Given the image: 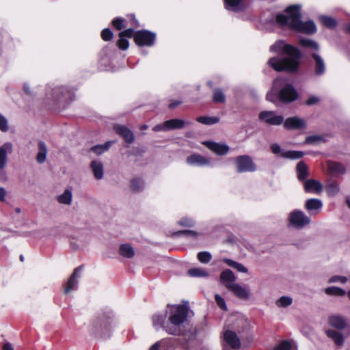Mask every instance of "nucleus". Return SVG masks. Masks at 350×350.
<instances>
[{
    "instance_id": "1",
    "label": "nucleus",
    "mask_w": 350,
    "mask_h": 350,
    "mask_svg": "<svg viewBox=\"0 0 350 350\" xmlns=\"http://www.w3.org/2000/svg\"><path fill=\"white\" fill-rule=\"evenodd\" d=\"M271 51L286 55V57H273L269 59V65L276 71L295 72L299 65L301 53L297 48L282 40L275 42L270 48Z\"/></svg>"
},
{
    "instance_id": "2",
    "label": "nucleus",
    "mask_w": 350,
    "mask_h": 350,
    "mask_svg": "<svg viewBox=\"0 0 350 350\" xmlns=\"http://www.w3.org/2000/svg\"><path fill=\"white\" fill-rule=\"evenodd\" d=\"M301 5H294L286 8L284 14H278L277 23L282 27L291 29L295 31L306 34H312L317 31L312 21L302 22L300 14Z\"/></svg>"
},
{
    "instance_id": "3",
    "label": "nucleus",
    "mask_w": 350,
    "mask_h": 350,
    "mask_svg": "<svg viewBox=\"0 0 350 350\" xmlns=\"http://www.w3.org/2000/svg\"><path fill=\"white\" fill-rule=\"evenodd\" d=\"M188 314L187 308L177 305L170 308L169 322L166 323L164 329L170 334L179 335L181 325L186 321Z\"/></svg>"
},
{
    "instance_id": "4",
    "label": "nucleus",
    "mask_w": 350,
    "mask_h": 350,
    "mask_svg": "<svg viewBox=\"0 0 350 350\" xmlns=\"http://www.w3.org/2000/svg\"><path fill=\"white\" fill-rule=\"evenodd\" d=\"M299 44L305 48L308 53H310L314 60V72L317 75H323L326 69L323 58L319 54V46L312 40L300 38Z\"/></svg>"
},
{
    "instance_id": "5",
    "label": "nucleus",
    "mask_w": 350,
    "mask_h": 350,
    "mask_svg": "<svg viewBox=\"0 0 350 350\" xmlns=\"http://www.w3.org/2000/svg\"><path fill=\"white\" fill-rule=\"evenodd\" d=\"M282 87L278 93L280 100L284 103H291L297 98V93L292 85L286 83V80L282 78L276 79L273 82V88L278 89Z\"/></svg>"
},
{
    "instance_id": "6",
    "label": "nucleus",
    "mask_w": 350,
    "mask_h": 350,
    "mask_svg": "<svg viewBox=\"0 0 350 350\" xmlns=\"http://www.w3.org/2000/svg\"><path fill=\"white\" fill-rule=\"evenodd\" d=\"M13 152V145L11 142H5L0 146V180L5 181L8 179L6 167L8 165V154Z\"/></svg>"
},
{
    "instance_id": "7",
    "label": "nucleus",
    "mask_w": 350,
    "mask_h": 350,
    "mask_svg": "<svg viewBox=\"0 0 350 350\" xmlns=\"http://www.w3.org/2000/svg\"><path fill=\"white\" fill-rule=\"evenodd\" d=\"M289 225L295 228H302L310 223V218L303 211L295 209L288 214Z\"/></svg>"
},
{
    "instance_id": "8",
    "label": "nucleus",
    "mask_w": 350,
    "mask_h": 350,
    "mask_svg": "<svg viewBox=\"0 0 350 350\" xmlns=\"http://www.w3.org/2000/svg\"><path fill=\"white\" fill-rule=\"evenodd\" d=\"M226 345L224 350H237L241 347V340L234 331L226 329L223 334Z\"/></svg>"
},
{
    "instance_id": "9",
    "label": "nucleus",
    "mask_w": 350,
    "mask_h": 350,
    "mask_svg": "<svg viewBox=\"0 0 350 350\" xmlns=\"http://www.w3.org/2000/svg\"><path fill=\"white\" fill-rule=\"evenodd\" d=\"M235 164L237 172L242 173L246 172H254L256 170V165L252 158L248 155L237 157L235 159Z\"/></svg>"
},
{
    "instance_id": "10",
    "label": "nucleus",
    "mask_w": 350,
    "mask_h": 350,
    "mask_svg": "<svg viewBox=\"0 0 350 350\" xmlns=\"http://www.w3.org/2000/svg\"><path fill=\"white\" fill-rule=\"evenodd\" d=\"M135 43L139 46L153 45L155 40V34L146 30L138 31L134 35Z\"/></svg>"
},
{
    "instance_id": "11",
    "label": "nucleus",
    "mask_w": 350,
    "mask_h": 350,
    "mask_svg": "<svg viewBox=\"0 0 350 350\" xmlns=\"http://www.w3.org/2000/svg\"><path fill=\"white\" fill-rule=\"evenodd\" d=\"M185 122L180 119H172L157 124L153 127L154 131H167L172 129H181L184 126Z\"/></svg>"
},
{
    "instance_id": "12",
    "label": "nucleus",
    "mask_w": 350,
    "mask_h": 350,
    "mask_svg": "<svg viewBox=\"0 0 350 350\" xmlns=\"http://www.w3.org/2000/svg\"><path fill=\"white\" fill-rule=\"evenodd\" d=\"M259 118L270 125H280L284 122L282 116L277 115L275 111H265L259 114Z\"/></svg>"
},
{
    "instance_id": "13",
    "label": "nucleus",
    "mask_w": 350,
    "mask_h": 350,
    "mask_svg": "<svg viewBox=\"0 0 350 350\" xmlns=\"http://www.w3.org/2000/svg\"><path fill=\"white\" fill-rule=\"evenodd\" d=\"M271 150L273 153L277 154L280 153L281 157L290 159H297L303 157L304 152L297 150L282 151L280 146L278 144H273L271 146Z\"/></svg>"
},
{
    "instance_id": "14",
    "label": "nucleus",
    "mask_w": 350,
    "mask_h": 350,
    "mask_svg": "<svg viewBox=\"0 0 350 350\" xmlns=\"http://www.w3.org/2000/svg\"><path fill=\"white\" fill-rule=\"evenodd\" d=\"M283 123L284 127L288 130L305 129L306 128V121L297 116L288 118Z\"/></svg>"
},
{
    "instance_id": "15",
    "label": "nucleus",
    "mask_w": 350,
    "mask_h": 350,
    "mask_svg": "<svg viewBox=\"0 0 350 350\" xmlns=\"http://www.w3.org/2000/svg\"><path fill=\"white\" fill-rule=\"evenodd\" d=\"M81 267H78L75 269L73 273L70 275L66 283L64 293L68 294L70 291L76 289L79 279L81 277Z\"/></svg>"
},
{
    "instance_id": "16",
    "label": "nucleus",
    "mask_w": 350,
    "mask_h": 350,
    "mask_svg": "<svg viewBox=\"0 0 350 350\" xmlns=\"http://www.w3.org/2000/svg\"><path fill=\"white\" fill-rule=\"evenodd\" d=\"M328 323L338 330H343L347 327V319L340 314H332L328 318Z\"/></svg>"
},
{
    "instance_id": "17",
    "label": "nucleus",
    "mask_w": 350,
    "mask_h": 350,
    "mask_svg": "<svg viewBox=\"0 0 350 350\" xmlns=\"http://www.w3.org/2000/svg\"><path fill=\"white\" fill-rule=\"evenodd\" d=\"M187 163L192 166L203 167L210 165V159L199 154H192L187 157Z\"/></svg>"
},
{
    "instance_id": "18",
    "label": "nucleus",
    "mask_w": 350,
    "mask_h": 350,
    "mask_svg": "<svg viewBox=\"0 0 350 350\" xmlns=\"http://www.w3.org/2000/svg\"><path fill=\"white\" fill-rule=\"evenodd\" d=\"M203 144L217 154L224 155L229 151V147L225 144L215 143L213 142H204Z\"/></svg>"
},
{
    "instance_id": "19",
    "label": "nucleus",
    "mask_w": 350,
    "mask_h": 350,
    "mask_svg": "<svg viewBox=\"0 0 350 350\" xmlns=\"http://www.w3.org/2000/svg\"><path fill=\"white\" fill-rule=\"evenodd\" d=\"M220 280L225 286L230 290L231 287L236 284V277L230 269L224 270L220 275Z\"/></svg>"
},
{
    "instance_id": "20",
    "label": "nucleus",
    "mask_w": 350,
    "mask_h": 350,
    "mask_svg": "<svg viewBox=\"0 0 350 350\" xmlns=\"http://www.w3.org/2000/svg\"><path fill=\"white\" fill-rule=\"evenodd\" d=\"M230 291L239 299L248 300L250 298V290L239 284L236 283Z\"/></svg>"
},
{
    "instance_id": "21",
    "label": "nucleus",
    "mask_w": 350,
    "mask_h": 350,
    "mask_svg": "<svg viewBox=\"0 0 350 350\" xmlns=\"http://www.w3.org/2000/svg\"><path fill=\"white\" fill-rule=\"evenodd\" d=\"M321 200L317 198H311L306 202L305 208L311 215L317 214L322 208Z\"/></svg>"
},
{
    "instance_id": "22",
    "label": "nucleus",
    "mask_w": 350,
    "mask_h": 350,
    "mask_svg": "<svg viewBox=\"0 0 350 350\" xmlns=\"http://www.w3.org/2000/svg\"><path fill=\"white\" fill-rule=\"evenodd\" d=\"M304 189L308 193H319L321 192L323 186L321 183L316 180L310 179L304 182Z\"/></svg>"
},
{
    "instance_id": "23",
    "label": "nucleus",
    "mask_w": 350,
    "mask_h": 350,
    "mask_svg": "<svg viewBox=\"0 0 350 350\" xmlns=\"http://www.w3.org/2000/svg\"><path fill=\"white\" fill-rule=\"evenodd\" d=\"M116 133L121 135L127 143H131L134 140L133 133L127 127L122 125H116L114 127Z\"/></svg>"
},
{
    "instance_id": "24",
    "label": "nucleus",
    "mask_w": 350,
    "mask_h": 350,
    "mask_svg": "<svg viewBox=\"0 0 350 350\" xmlns=\"http://www.w3.org/2000/svg\"><path fill=\"white\" fill-rule=\"evenodd\" d=\"M225 8L230 11L239 12L245 8L243 0H224Z\"/></svg>"
},
{
    "instance_id": "25",
    "label": "nucleus",
    "mask_w": 350,
    "mask_h": 350,
    "mask_svg": "<svg viewBox=\"0 0 350 350\" xmlns=\"http://www.w3.org/2000/svg\"><path fill=\"white\" fill-rule=\"evenodd\" d=\"M325 333L327 337L331 338L336 345L338 346H341L343 345L345 338L343 336V334L340 332L329 329L326 330Z\"/></svg>"
},
{
    "instance_id": "26",
    "label": "nucleus",
    "mask_w": 350,
    "mask_h": 350,
    "mask_svg": "<svg viewBox=\"0 0 350 350\" xmlns=\"http://www.w3.org/2000/svg\"><path fill=\"white\" fill-rule=\"evenodd\" d=\"M47 148L44 142L38 143V153L36 156V161L38 163H43L46 158Z\"/></svg>"
},
{
    "instance_id": "27",
    "label": "nucleus",
    "mask_w": 350,
    "mask_h": 350,
    "mask_svg": "<svg viewBox=\"0 0 350 350\" xmlns=\"http://www.w3.org/2000/svg\"><path fill=\"white\" fill-rule=\"evenodd\" d=\"M91 167L94 173V177L98 180L102 179L103 177V164L99 161H94L92 162Z\"/></svg>"
},
{
    "instance_id": "28",
    "label": "nucleus",
    "mask_w": 350,
    "mask_h": 350,
    "mask_svg": "<svg viewBox=\"0 0 350 350\" xmlns=\"http://www.w3.org/2000/svg\"><path fill=\"white\" fill-rule=\"evenodd\" d=\"M72 200V194L70 189H66L64 192L57 197V201L60 204L70 205Z\"/></svg>"
},
{
    "instance_id": "29",
    "label": "nucleus",
    "mask_w": 350,
    "mask_h": 350,
    "mask_svg": "<svg viewBox=\"0 0 350 350\" xmlns=\"http://www.w3.org/2000/svg\"><path fill=\"white\" fill-rule=\"evenodd\" d=\"M171 345L170 338H165L157 342L150 347L149 350H167Z\"/></svg>"
},
{
    "instance_id": "30",
    "label": "nucleus",
    "mask_w": 350,
    "mask_h": 350,
    "mask_svg": "<svg viewBox=\"0 0 350 350\" xmlns=\"http://www.w3.org/2000/svg\"><path fill=\"white\" fill-rule=\"evenodd\" d=\"M249 326V322L247 319L244 318L243 317H240L237 318L236 322L234 324L233 327L238 332H241L245 329H247Z\"/></svg>"
},
{
    "instance_id": "31",
    "label": "nucleus",
    "mask_w": 350,
    "mask_h": 350,
    "mask_svg": "<svg viewBox=\"0 0 350 350\" xmlns=\"http://www.w3.org/2000/svg\"><path fill=\"white\" fill-rule=\"evenodd\" d=\"M328 167L329 171L335 175L341 174L345 172L343 165L338 162H329Z\"/></svg>"
},
{
    "instance_id": "32",
    "label": "nucleus",
    "mask_w": 350,
    "mask_h": 350,
    "mask_svg": "<svg viewBox=\"0 0 350 350\" xmlns=\"http://www.w3.org/2000/svg\"><path fill=\"white\" fill-rule=\"evenodd\" d=\"M165 314H155L152 317V325L156 329L163 328L166 325L165 323Z\"/></svg>"
},
{
    "instance_id": "33",
    "label": "nucleus",
    "mask_w": 350,
    "mask_h": 350,
    "mask_svg": "<svg viewBox=\"0 0 350 350\" xmlns=\"http://www.w3.org/2000/svg\"><path fill=\"white\" fill-rule=\"evenodd\" d=\"M223 261L225 262L229 267L235 269L239 272L247 273L248 271V269L243 265L236 261H234L231 259L224 258Z\"/></svg>"
},
{
    "instance_id": "34",
    "label": "nucleus",
    "mask_w": 350,
    "mask_h": 350,
    "mask_svg": "<svg viewBox=\"0 0 350 350\" xmlns=\"http://www.w3.org/2000/svg\"><path fill=\"white\" fill-rule=\"evenodd\" d=\"M120 254L125 258H132L134 254V250L129 244H122L120 246Z\"/></svg>"
},
{
    "instance_id": "35",
    "label": "nucleus",
    "mask_w": 350,
    "mask_h": 350,
    "mask_svg": "<svg viewBox=\"0 0 350 350\" xmlns=\"http://www.w3.org/2000/svg\"><path fill=\"white\" fill-rule=\"evenodd\" d=\"M325 294L328 295H334V296H343L346 294V291L336 286H330L327 287L324 290Z\"/></svg>"
},
{
    "instance_id": "36",
    "label": "nucleus",
    "mask_w": 350,
    "mask_h": 350,
    "mask_svg": "<svg viewBox=\"0 0 350 350\" xmlns=\"http://www.w3.org/2000/svg\"><path fill=\"white\" fill-rule=\"evenodd\" d=\"M297 172L299 180H304L308 176V168L303 161L298 163L297 165Z\"/></svg>"
},
{
    "instance_id": "37",
    "label": "nucleus",
    "mask_w": 350,
    "mask_h": 350,
    "mask_svg": "<svg viewBox=\"0 0 350 350\" xmlns=\"http://www.w3.org/2000/svg\"><path fill=\"white\" fill-rule=\"evenodd\" d=\"M293 303V299L289 296H282L275 301V305L278 308H286Z\"/></svg>"
},
{
    "instance_id": "38",
    "label": "nucleus",
    "mask_w": 350,
    "mask_h": 350,
    "mask_svg": "<svg viewBox=\"0 0 350 350\" xmlns=\"http://www.w3.org/2000/svg\"><path fill=\"white\" fill-rule=\"evenodd\" d=\"M197 121L206 125H212L219 122V118L217 117L200 116L197 118Z\"/></svg>"
},
{
    "instance_id": "39",
    "label": "nucleus",
    "mask_w": 350,
    "mask_h": 350,
    "mask_svg": "<svg viewBox=\"0 0 350 350\" xmlns=\"http://www.w3.org/2000/svg\"><path fill=\"white\" fill-rule=\"evenodd\" d=\"M112 142H107L104 145H96L91 148V150L96 154H101L106 150H107L111 146Z\"/></svg>"
},
{
    "instance_id": "40",
    "label": "nucleus",
    "mask_w": 350,
    "mask_h": 350,
    "mask_svg": "<svg viewBox=\"0 0 350 350\" xmlns=\"http://www.w3.org/2000/svg\"><path fill=\"white\" fill-rule=\"evenodd\" d=\"M326 190L329 196H334L339 192L340 187L338 183L332 182L327 185Z\"/></svg>"
},
{
    "instance_id": "41",
    "label": "nucleus",
    "mask_w": 350,
    "mask_h": 350,
    "mask_svg": "<svg viewBox=\"0 0 350 350\" xmlns=\"http://www.w3.org/2000/svg\"><path fill=\"white\" fill-rule=\"evenodd\" d=\"M188 273L191 277H206L208 272L202 268H193L189 270Z\"/></svg>"
},
{
    "instance_id": "42",
    "label": "nucleus",
    "mask_w": 350,
    "mask_h": 350,
    "mask_svg": "<svg viewBox=\"0 0 350 350\" xmlns=\"http://www.w3.org/2000/svg\"><path fill=\"white\" fill-rule=\"evenodd\" d=\"M213 100L215 103H223L226 100V96L221 90L216 89L213 92Z\"/></svg>"
},
{
    "instance_id": "43",
    "label": "nucleus",
    "mask_w": 350,
    "mask_h": 350,
    "mask_svg": "<svg viewBox=\"0 0 350 350\" xmlns=\"http://www.w3.org/2000/svg\"><path fill=\"white\" fill-rule=\"evenodd\" d=\"M321 23L327 27L333 28L336 26V21L332 17L321 16L320 17Z\"/></svg>"
},
{
    "instance_id": "44",
    "label": "nucleus",
    "mask_w": 350,
    "mask_h": 350,
    "mask_svg": "<svg viewBox=\"0 0 350 350\" xmlns=\"http://www.w3.org/2000/svg\"><path fill=\"white\" fill-rule=\"evenodd\" d=\"M323 142V138L320 135H310L306 138V144H318Z\"/></svg>"
},
{
    "instance_id": "45",
    "label": "nucleus",
    "mask_w": 350,
    "mask_h": 350,
    "mask_svg": "<svg viewBox=\"0 0 350 350\" xmlns=\"http://www.w3.org/2000/svg\"><path fill=\"white\" fill-rule=\"evenodd\" d=\"M198 258L202 263H208L211 259V255L208 252H200L198 254Z\"/></svg>"
},
{
    "instance_id": "46",
    "label": "nucleus",
    "mask_w": 350,
    "mask_h": 350,
    "mask_svg": "<svg viewBox=\"0 0 350 350\" xmlns=\"http://www.w3.org/2000/svg\"><path fill=\"white\" fill-rule=\"evenodd\" d=\"M131 187L134 191H140L144 187V182L139 178H135L131 181Z\"/></svg>"
},
{
    "instance_id": "47",
    "label": "nucleus",
    "mask_w": 350,
    "mask_h": 350,
    "mask_svg": "<svg viewBox=\"0 0 350 350\" xmlns=\"http://www.w3.org/2000/svg\"><path fill=\"white\" fill-rule=\"evenodd\" d=\"M347 280L348 278L346 276L334 275L329 279L328 282L345 284L347 282Z\"/></svg>"
},
{
    "instance_id": "48",
    "label": "nucleus",
    "mask_w": 350,
    "mask_h": 350,
    "mask_svg": "<svg viewBox=\"0 0 350 350\" xmlns=\"http://www.w3.org/2000/svg\"><path fill=\"white\" fill-rule=\"evenodd\" d=\"M215 299L217 304V306L222 310H227V306L226 304L225 300L224 298H222L220 295L218 294H216L215 295Z\"/></svg>"
},
{
    "instance_id": "49",
    "label": "nucleus",
    "mask_w": 350,
    "mask_h": 350,
    "mask_svg": "<svg viewBox=\"0 0 350 350\" xmlns=\"http://www.w3.org/2000/svg\"><path fill=\"white\" fill-rule=\"evenodd\" d=\"M9 129L8 120L2 115H0V130L2 132H7Z\"/></svg>"
},
{
    "instance_id": "50",
    "label": "nucleus",
    "mask_w": 350,
    "mask_h": 350,
    "mask_svg": "<svg viewBox=\"0 0 350 350\" xmlns=\"http://www.w3.org/2000/svg\"><path fill=\"white\" fill-rule=\"evenodd\" d=\"M117 44L118 47L122 50L127 49L129 44L128 40L123 36H120V39L118 40Z\"/></svg>"
},
{
    "instance_id": "51",
    "label": "nucleus",
    "mask_w": 350,
    "mask_h": 350,
    "mask_svg": "<svg viewBox=\"0 0 350 350\" xmlns=\"http://www.w3.org/2000/svg\"><path fill=\"white\" fill-rule=\"evenodd\" d=\"M124 21V19L122 18H116L113 20L112 24L116 29L120 30L125 27Z\"/></svg>"
},
{
    "instance_id": "52",
    "label": "nucleus",
    "mask_w": 350,
    "mask_h": 350,
    "mask_svg": "<svg viewBox=\"0 0 350 350\" xmlns=\"http://www.w3.org/2000/svg\"><path fill=\"white\" fill-rule=\"evenodd\" d=\"M101 37L105 41H109L112 38L113 33L109 29H105L101 32Z\"/></svg>"
},
{
    "instance_id": "53",
    "label": "nucleus",
    "mask_w": 350,
    "mask_h": 350,
    "mask_svg": "<svg viewBox=\"0 0 350 350\" xmlns=\"http://www.w3.org/2000/svg\"><path fill=\"white\" fill-rule=\"evenodd\" d=\"M179 224L184 226H192L194 224V221L191 218L185 217L179 221Z\"/></svg>"
},
{
    "instance_id": "54",
    "label": "nucleus",
    "mask_w": 350,
    "mask_h": 350,
    "mask_svg": "<svg viewBox=\"0 0 350 350\" xmlns=\"http://www.w3.org/2000/svg\"><path fill=\"white\" fill-rule=\"evenodd\" d=\"M134 34V31L132 28H129L119 33V36H123L124 38H131Z\"/></svg>"
},
{
    "instance_id": "55",
    "label": "nucleus",
    "mask_w": 350,
    "mask_h": 350,
    "mask_svg": "<svg viewBox=\"0 0 350 350\" xmlns=\"http://www.w3.org/2000/svg\"><path fill=\"white\" fill-rule=\"evenodd\" d=\"M175 234H187L188 236L195 237L198 236V233L196 232L192 231V230L178 231V232H176Z\"/></svg>"
},
{
    "instance_id": "56",
    "label": "nucleus",
    "mask_w": 350,
    "mask_h": 350,
    "mask_svg": "<svg viewBox=\"0 0 350 350\" xmlns=\"http://www.w3.org/2000/svg\"><path fill=\"white\" fill-rule=\"evenodd\" d=\"M319 102V98L317 96H312L306 102L308 105H312Z\"/></svg>"
},
{
    "instance_id": "57",
    "label": "nucleus",
    "mask_w": 350,
    "mask_h": 350,
    "mask_svg": "<svg viewBox=\"0 0 350 350\" xmlns=\"http://www.w3.org/2000/svg\"><path fill=\"white\" fill-rule=\"evenodd\" d=\"M7 196V191L4 187H0V202H5Z\"/></svg>"
},
{
    "instance_id": "58",
    "label": "nucleus",
    "mask_w": 350,
    "mask_h": 350,
    "mask_svg": "<svg viewBox=\"0 0 350 350\" xmlns=\"http://www.w3.org/2000/svg\"><path fill=\"white\" fill-rule=\"evenodd\" d=\"M180 103L181 102L180 100L172 101L169 104V107L170 109H174L176 107L178 106Z\"/></svg>"
},
{
    "instance_id": "59",
    "label": "nucleus",
    "mask_w": 350,
    "mask_h": 350,
    "mask_svg": "<svg viewBox=\"0 0 350 350\" xmlns=\"http://www.w3.org/2000/svg\"><path fill=\"white\" fill-rule=\"evenodd\" d=\"M3 350H13V347L11 344L5 343L3 346Z\"/></svg>"
},
{
    "instance_id": "60",
    "label": "nucleus",
    "mask_w": 350,
    "mask_h": 350,
    "mask_svg": "<svg viewBox=\"0 0 350 350\" xmlns=\"http://www.w3.org/2000/svg\"><path fill=\"white\" fill-rule=\"evenodd\" d=\"M267 99L270 101H273V94L271 92H269L267 94Z\"/></svg>"
},
{
    "instance_id": "61",
    "label": "nucleus",
    "mask_w": 350,
    "mask_h": 350,
    "mask_svg": "<svg viewBox=\"0 0 350 350\" xmlns=\"http://www.w3.org/2000/svg\"><path fill=\"white\" fill-rule=\"evenodd\" d=\"M23 89H24L25 92L27 94H30V92H29V87H28V85H27V84H25V85H24Z\"/></svg>"
},
{
    "instance_id": "62",
    "label": "nucleus",
    "mask_w": 350,
    "mask_h": 350,
    "mask_svg": "<svg viewBox=\"0 0 350 350\" xmlns=\"http://www.w3.org/2000/svg\"><path fill=\"white\" fill-rule=\"evenodd\" d=\"M59 90H60L59 88H55L53 90V92H54L53 94H55V96L54 97H57V94L59 93Z\"/></svg>"
},
{
    "instance_id": "63",
    "label": "nucleus",
    "mask_w": 350,
    "mask_h": 350,
    "mask_svg": "<svg viewBox=\"0 0 350 350\" xmlns=\"http://www.w3.org/2000/svg\"><path fill=\"white\" fill-rule=\"evenodd\" d=\"M14 211L18 214L21 213V209L19 207L16 208Z\"/></svg>"
},
{
    "instance_id": "64",
    "label": "nucleus",
    "mask_w": 350,
    "mask_h": 350,
    "mask_svg": "<svg viewBox=\"0 0 350 350\" xmlns=\"http://www.w3.org/2000/svg\"><path fill=\"white\" fill-rule=\"evenodd\" d=\"M346 29L349 33H350V23L347 25Z\"/></svg>"
}]
</instances>
